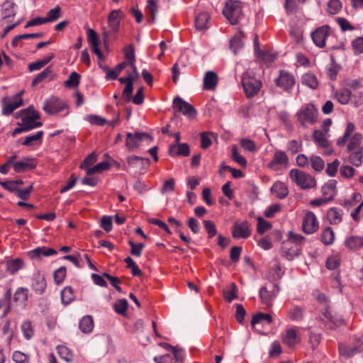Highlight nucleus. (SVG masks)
<instances>
[{"mask_svg": "<svg viewBox=\"0 0 363 363\" xmlns=\"http://www.w3.org/2000/svg\"><path fill=\"white\" fill-rule=\"evenodd\" d=\"M319 303L325 304L324 308L319 316L320 321L328 329H335L344 323V320L338 315L334 314L328 306V297L325 294H319L317 297Z\"/></svg>", "mask_w": 363, "mask_h": 363, "instance_id": "1", "label": "nucleus"}, {"mask_svg": "<svg viewBox=\"0 0 363 363\" xmlns=\"http://www.w3.org/2000/svg\"><path fill=\"white\" fill-rule=\"evenodd\" d=\"M291 182L301 189H310L316 186L314 177L298 169H291L289 174Z\"/></svg>", "mask_w": 363, "mask_h": 363, "instance_id": "2", "label": "nucleus"}, {"mask_svg": "<svg viewBox=\"0 0 363 363\" xmlns=\"http://www.w3.org/2000/svg\"><path fill=\"white\" fill-rule=\"evenodd\" d=\"M241 82L247 98L256 96L262 86V82L249 72L243 73Z\"/></svg>", "mask_w": 363, "mask_h": 363, "instance_id": "3", "label": "nucleus"}, {"mask_svg": "<svg viewBox=\"0 0 363 363\" xmlns=\"http://www.w3.org/2000/svg\"><path fill=\"white\" fill-rule=\"evenodd\" d=\"M296 116L301 125L303 127H307L315 123L318 110L313 104H305L297 112Z\"/></svg>", "mask_w": 363, "mask_h": 363, "instance_id": "4", "label": "nucleus"}, {"mask_svg": "<svg viewBox=\"0 0 363 363\" xmlns=\"http://www.w3.org/2000/svg\"><path fill=\"white\" fill-rule=\"evenodd\" d=\"M223 13L232 25L238 23L242 16L241 4L237 1L229 0L225 3Z\"/></svg>", "mask_w": 363, "mask_h": 363, "instance_id": "5", "label": "nucleus"}, {"mask_svg": "<svg viewBox=\"0 0 363 363\" xmlns=\"http://www.w3.org/2000/svg\"><path fill=\"white\" fill-rule=\"evenodd\" d=\"M296 82L294 76L286 70H280L274 79L276 86L287 94L292 92Z\"/></svg>", "mask_w": 363, "mask_h": 363, "instance_id": "6", "label": "nucleus"}, {"mask_svg": "<svg viewBox=\"0 0 363 363\" xmlns=\"http://www.w3.org/2000/svg\"><path fill=\"white\" fill-rule=\"evenodd\" d=\"M289 164V158L286 153L282 150H277L267 166L273 172H279L286 169Z\"/></svg>", "mask_w": 363, "mask_h": 363, "instance_id": "7", "label": "nucleus"}, {"mask_svg": "<svg viewBox=\"0 0 363 363\" xmlns=\"http://www.w3.org/2000/svg\"><path fill=\"white\" fill-rule=\"evenodd\" d=\"M24 112L26 115L21 119V125L24 126L28 131L43 125L41 122L37 121L40 118V114L33 106L28 107Z\"/></svg>", "mask_w": 363, "mask_h": 363, "instance_id": "8", "label": "nucleus"}, {"mask_svg": "<svg viewBox=\"0 0 363 363\" xmlns=\"http://www.w3.org/2000/svg\"><path fill=\"white\" fill-rule=\"evenodd\" d=\"M43 109L48 114L52 115L67 110V105L59 98L52 96L44 101Z\"/></svg>", "mask_w": 363, "mask_h": 363, "instance_id": "9", "label": "nucleus"}, {"mask_svg": "<svg viewBox=\"0 0 363 363\" xmlns=\"http://www.w3.org/2000/svg\"><path fill=\"white\" fill-rule=\"evenodd\" d=\"M22 105L21 93H18L12 97L4 98L2 101V113L9 116Z\"/></svg>", "mask_w": 363, "mask_h": 363, "instance_id": "10", "label": "nucleus"}, {"mask_svg": "<svg viewBox=\"0 0 363 363\" xmlns=\"http://www.w3.org/2000/svg\"><path fill=\"white\" fill-rule=\"evenodd\" d=\"M173 108L175 112L182 113L189 118H194L196 114V111L193 106L183 100L179 96H177L174 99Z\"/></svg>", "mask_w": 363, "mask_h": 363, "instance_id": "11", "label": "nucleus"}, {"mask_svg": "<svg viewBox=\"0 0 363 363\" xmlns=\"http://www.w3.org/2000/svg\"><path fill=\"white\" fill-rule=\"evenodd\" d=\"M330 35V27L327 25L322 26L316 28L311 33V38L316 46L318 48H324L325 46V40Z\"/></svg>", "mask_w": 363, "mask_h": 363, "instance_id": "12", "label": "nucleus"}, {"mask_svg": "<svg viewBox=\"0 0 363 363\" xmlns=\"http://www.w3.org/2000/svg\"><path fill=\"white\" fill-rule=\"evenodd\" d=\"M251 235L250 225L248 221L235 222L232 229V236L235 239H246Z\"/></svg>", "mask_w": 363, "mask_h": 363, "instance_id": "13", "label": "nucleus"}, {"mask_svg": "<svg viewBox=\"0 0 363 363\" xmlns=\"http://www.w3.org/2000/svg\"><path fill=\"white\" fill-rule=\"evenodd\" d=\"M301 340L298 334V328H288L282 335V342L289 348H294L301 342Z\"/></svg>", "mask_w": 363, "mask_h": 363, "instance_id": "14", "label": "nucleus"}, {"mask_svg": "<svg viewBox=\"0 0 363 363\" xmlns=\"http://www.w3.org/2000/svg\"><path fill=\"white\" fill-rule=\"evenodd\" d=\"M303 230L306 234H312L318 228V222L316 216L313 212H308L303 220Z\"/></svg>", "mask_w": 363, "mask_h": 363, "instance_id": "15", "label": "nucleus"}, {"mask_svg": "<svg viewBox=\"0 0 363 363\" xmlns=\"http://www.w3.org/2000/svg\"><path fill=\"white\" fill-rule=\"evenodd\" d=\"M132 69V72L128 74V79L129 80V84L125 86L124 90L123 91V96L126 98L127 101H130L131 99V95L133 91V82L135 81L139 77V73L135 67V65H130Z\"/></svg>", "mask_w": 363, "mask_h": 363, "instance_id": "16", "label": "nucleus"}, {"mask_svg": "<svg viewBox=\"0 0 363 363\" xmlns=\"http://www.w3.org/2000/svg\"><path fill=\"white\" fill-rule=\"evenodd\" d=\"M279 290L277 284L273 285L272 291H269L266 286L262 287L259 290V298L262 303L267 306H271L272 301L277 296Z\"/></svg>", "mask_w": 363, "mask_h": 363, "instance_id": "17", "label": "nucleus"}, {"mask_svg": "<svg viewBox=\"0 0 363 363\" xmlns=\"http://www.w3.org/2000/svg\"><path fill=\"white\" fill-rule=\"evenodd\" d=\"M47 283L43 274L37 272L33 275L32 288L35 293L43 294L46 289Z\"/></svg>", "mask_w": 363, "mask_h": 363, "instance_id": "18", "label": "nucleus"}, {"mask_svg": "<svg viewBox=\"0 0 363 363\" xmlns=\"http://www.w3.org/2000/svg\"><path fill=\"white\" fill-rule=\"evenodd\" d=\"M301 250L300 247L294 246L290 242H285L281 247V254L286 259L292 260L300 255Z\"/></svg>", "mask_w": 363, "mask_h": 363, "instance_id": "19", "label": "nucleus"}, {"mask_svg": "<svg viewBox=\"0 0 363 363\" xmlns=\"http://www.w3.org/2000/svg\"><path fill=\"white\" fill-rule=\"evenodd\" d=\"M218 83V76L213 71H208L205 73L203 82V88L205 90L213 91Z\"/></svg>", "mask_w": 363, "mask_h": 363, "instance_id": "20", "label": "nucleus"}, {"mask_svg": "<svg viewBox=\"0 0 363 363\" xmlns=\"http://www.w3.org/2000/svg\"><path fill=\"white\" fill-rule=\"evenodd\" d=\"M145 137H147L145 133H136L133 134L128 133L125 143L127 148L131 151L138 147Z\"/></svg>", "mask_w": 363, "mask_h": 363, "instance_id": "21", "label": "nucleus"}, {"mask_svg": "<svg viewBox=\"0 0 363 363\" xmlns=\"http://www.w3.org/2000/svg\"><path fill=\"white\" fill-rule=\"evenodd\" d=\"M123 16V12L119 9L113 10L109 13L108 23L109 28L113 32L117 33L118 31L120 21Z\"/></svg>", "mask_w": 363, "mask_h": 363, "instance_id": "22", "label": "nucleus"}, {"mask_svg": "<svg viewBox=\"0 0 363 363\" xmlns=\"http://www.w3.org/2000/svg\"><path fill=\"white\" fill-rule=\"evenodd\" d=\"M270 191L279 199H285L289 194L287 185L281 181L275 182L272 186Z\"/></svg>", "mask_w": 363, "mask_h": 363, "instance_id": "23", "label": "nucleus"}, {"mask_svg": "<svg viewBox=\"0 0 363 363\" xmlns=\"http://www.w3.org/2000/svg\"><path fill=\"white\" fill-rule=\"evenodd\" d=\"M34 159L31 157H25L23 160L15 162L13 165V170L16 173L23 172L29 169L35 168L33 163Z\"/></svg>", "mask_w": 363, "mask_h": 363, "instance_id": "24", "label": "nucleus"}, {"mask_svg": "<svg viewBox=\"0 0 363 363\" xmlns=\"http://www.w3.org/2000/svg\"><path fill=\"white\" fill-rule=\"evenodd\" d=\"M345 245L352 251H357L363 247V238L357 235L349 236L345 240Z\"/></svg>", "mask_w": 363, "mask_h": 363, "instance_id": "25", "label": "nucleus"}, {"mask_svg": "<svg viewBox=\"0 0 363 363\" xmlns=\"http://www.w3.org/2000/svg\"><path fill=\"white\" fill-rule=\"evenodd\" d=\"M189 153V146L187 143L174 144L169 147V154L173 156L186 157Z\"/></svg>", "mask_w": 363, "mask_h": 363, "instance_id": "26", "label": "nucleus"}, {"mask_svg": "<svg viewBox=\"0 0 363 363\" xmlns=\"http://www.w3.org/2000/svg\"><path fill=\"white\" fill-rule=\"evenodd\" d=\"M337 181L335 179L329 180L322 187V193L330 201L337 193Z\"/></svg>", "mask_w": 363, "mask_h": 363, "instance_id": "27", "label": "nucleus"}, {"mask_svg": "<svg viewBox=\"0 0 363 363\" xmlns=\"http://www.w3.org/2000/svg\"><path fill=\"white\" fill-rule=\"evenodd\" d=\"M210 16L207 12H201L195 19V26L197 30H206L209 27Z\"/></svg>", "mask_w": 363, "mask_h": 363, "instance_id": "28", "label": "nucleus"}, {"mask_svg": "<svg viewBox=\"0 0 363 363\" xmlns=\"http://www.w3.org/2000/svg\"><path fill=\"white\" fill-rule=\"evenodd\" d=\"M57 251L54 249L47 247H39L30 252V256L32 258H39L42 256L49 257L57 255Z\"/></svg>", "mask_w": 363, "mask_h": 363, "instance_id": "29", "label": "nucleus"}, {"mask_svg": "<svg viewBox=\"0 0 363 363\" xmlns=\"http://www.w3.org/2000/svg\"><path fill=\"white\" fill-rule=\"evenodd\" d=\"M362 135L361 133H354L348 140V144L347 145V152H352L355 150H358V148H363L361 146V143L362 141Z\"/></svg>", "mask_w": 363, "mask_h": 363, "instance_id": "30", "label": "nucleus"}, {"mask_svg": "<svg viewBox=\"0 0 363 363\" xmlns=\"http://www.w3.org/2000/svg\"><path fill=\"white\" fill-rule=\"evenodd\" d=\"M335 99L341 104H347L352 99L351 91L346 88L340 89L335 93Z\"/></svg>", "mask_w": 363, "mask_h": 363, "instance_id": "31", "label": "nucleus"}, {"mask_svg": "<svg viewBox=\"0 0 363 363\" xmlns=\"http://www.w3.org/2000/svg\"><path fill=\"white\" fill-rule=\"evenodd\" d=\"M328 219L330 224L337 225L342 219V211L337 208H331L327 213Z\"/></svg>", "mask_w": 363, "mask_h": 363, "instance_id": "32", "label": "nucleus"}, {"mask_svg": "<svg viewBox=\"0 0 363 363\" xmlns=\"http://www.w3.org/2000/svg\"><path fill=\"white\" fill-rule=\"evenodd\" d=\"M94 320L91 315L84 316L79 321V328L84 333H89L94 328Z\"/></svg>", "mask_w": 363, "mask_h": 363, "instance_id": "33", "label": "nucleus"}, {"mask_svg": "<svg viewBox=\"0 0 363 363\" xmlns=\"http://www.w3.org/2000/svg\"><path fill=\"white\" fill-rule=\"evenodd\" d=\"M288 318L293 321H301L304 317V310L301 306H294L287 312Z\"/></svg>", "mask_w": 363, "mask_h": 363, "instance_id": "34", "label": "nucleus"}, {"mask_svg": "<svg viewBox=\"0 0 363 363\" xmlns=\"http://www.w3.org/2000/svg\"><path fill=\"white\" fill-rule=\"evenodd\" d=\"M16 5L12 1L7 0L2 4L3 16L4 18L14 17L16 15Z\"/></svg>", "mask_w": 363, "mask_h": 363, "instance_id": "35", "label": "nucleus"}, {"mask_svg": "<svg viewBox=\"0 0 363 363\" xmlns=\"http://www.w3.org/2000/svg\"><path fill=\"white\" fill-rule=\"evenodd\" d=\"M272 322V317L269 314L259 313L255 314L251 321V325L255 327L257 324H270Z\"/></svg>", "mask_w": 363, "mask_h": 363, "instance_id": "36", "label": "nucleus"}, {"mask_svg": "<svg viewBox=\"0 0 363 363\" xmlns=\"http://www.w3.org/2000/svg\"><path fill=\"white\" fill-rule=\"evenodd\" d=\"M349 162L355 167H359L363 162V148L350 152Z\"/></svg>", "mask_w": 363, "mask_h": 363, "instance_id": "37", "label": "nucleus"}, {"mask_svg": "<svg viewBox=\"0 0 363 363\" xmlns=\"http://www.w3.org/2000/svg\"><path fill=\"white\" fill-rule=\"evenodd\" d=\"M320 240L325 245H331L335 241V233L332 228H325L321 234Z\"/></svg>", "mask_w": 363, "mask_h": 363, "instance_id": "38", "label": "nucleus"}, {"mask_svg": "<svg viewBox=\"0 0 363 363\" xmlns=\"http://www.w3.org/2000/svg\"><path fill=\"white\" fill-rule=\"evenodd\" d=\"M311 168L316 172H320L325 167L324 160L318 155H312L310 157V162Z\"/></svg>", "mask_w": 363, "mask_h": 363, "instance_id": "39", "label": "nucleus"}, {"mask_svg": "<svg viewBox=\"0 0 363 363\" xmlns=\"http://www.w3.org/2000/svg\"><path fill=\"white\" fill-rule=\"evenodd\" d=\"M243 33L240 31L238 34L232 38L230 43V48L234 54H236L238 50L242 48L243 43L242 41V38H243Z\"/></svg>", "mask_w": 363, "mask_h": 363, "instance_id": "40", "label": "nucleus"}, {"mask_svg": "<svg viewBox=\"0 0 363 363\" xmlns=\"http://www.w3.org/2000/svg\"><path fill=\"white\" fill-rule=\"evenodd\" d=\"M354 130H355L354 124L352 122L347 123L344 135L337 139V145L339 147L344 146L345 145L346 142L347 141L348 138L354 132Z\"/></svg>", "mask_w": 363, "mask_h": 363, "instance_id": "41", "label": "nucleus"}, {"mask_svg": "<svg viewBox=\"0 0 363 363\" xmlns=\"http://www.w3.org/2000/svg\"><path fill=\"white\" fill-rule=\"evenodd\" d=\"M74 299L73 289L66 286L61 291V301L65 306L68 305Z\"/></svg>", "mask_w": 363, "mask_h": 363, "instance_id": "42", "label": "nucleus"}, {"mask_svg": "<svg viewBox=\"0 0 363 363\" xmlns=\"http://www.w3.org/2000/svg\"><path fill=\"white\" fill-rule=\"evenodd\" d=\"M302 83L311 89H316L318 85L317 77L313 73H306L302 77Z\"/></svg>", "mask_w": 363, "mask_h": 363, "instance_id": "43", "label": "nucleus"}, {"mask_svg": "<svg viewBox=\"0 0 363 363\" xmlns=\"http://www.w3.org/2000/svg\"><path fill=\"white\" fill-rule=\"evenodd\" d=\"M21 328L23 335L26 340L31 339L34 335V328L30 320L23 321L21 324Z\"/></svg>", "mask_w": 363, "mask_h": 363, "instance_id": "44", "label": "nucleus"}, {"mask_svg": "<svg viewBox=\"0 0 363 363\" xmlns=\"http://www.w3.org/2000/svg\"><path fill=\"white\" fill-rule=\"evenodd\" d=\"M124 57L125 59V62L129 63V65H133L135 62V48L133 45L130 44L124 48Z\"/></svg>", "mask_w": 363, "mask_h": 363, "instance_id": "45", "label": "nucleus"}, {"mask_svg": "<svg viewBox=\"0 0 363 363\" xmlns=\"http://www.w3.org/2000/svg\"><path fill=\"white\" fill-rule=\"evenodd\" d=\"M313 138L314 141L321 147H326L328 145V140L326 138L325 134L319 130H315L313 132Z\"/></svg>", "mask_w": 363, "mask_h": 363, "instance_id": "46", "label": "nucleus"}, {"mask_svg": "<svg viewBox=\"0 0 363 363\" xmlns=\"http://www.w3.org/2000/svg\"><path fill=\"white\" fill-rule=\"evenodd\" d=\"M110 167V164L108 162L103 161L97 164H96L94 167L91 168H87L86 169V174L91 175L94 174L101 173V172L104 170L108 169Z\"/></svg>", "mask_w": 363, "mask_h": 363, "instance_id": "47", "label": "nucleus"}, {"mask_svg": "<svg viewBox=\"0 0 363 363\" xmlns=\"http://www.w3.org/2000/svg\"><path fill=\"white\" fill-rule=\"evenodd\" d=\"M43 135V131L40 130L38 131L34 135H30L28 136H26L25 138L24 141L22 143V145L24 146H32L36 142L40 141Z\"/></svg>", "mask_w": 363, "mask_h": 363, "instance_id": "48", "label": "nucleus"}, {"mask_svg": "<svg viewBox=\"0 0 363 363\" xmlns=\"http://www.w3.org/2000/svg\"><path fill=\"white\" fill-rule=\"evenodd\" d=\"M128 164L130 166H135L140 163L143 167H147L150 164V160L148 158H143L141 157L132 155L127 158Z\"/></svg>", "mask_w": 363, "mask_h": 363, "instance_id": "49", "label": "nucleus"}, {"mask_svg": "<svg viewBox=\"0 0 363 363\" xmlns=\"http://www.w3.org/2000/svg\"><path fill=\"white\" fill-rule=\"evenodd\" d=\"M289 240L286 242H290L291 245H295L294 246H300L301 245L304 244L305 238L301 234L294 233L292 231L289 232L288 235Z\"/></svg>", "mask_w": 363, "mask_h": 363, "instance_id": "50", "label": "nucleus"}, {"mask_svg": "<svg viewBox=\"0 0 363 363\" xmlns=\"http://www.w3.org/2000/svg\"><path fill=\"white\" fill-rule=\"evenodd\" d=\"M23 267V261L17 258L12 259L7 263V269L11 274H15L17 271Z\"/></svg>", "mask_w": 363, "mask_h": 363, "instance_id": "51", "label": "nucleus"}, {"mask_svg": "<svg viewBox=\"0 0 363 363\" xmlns=\"http://www.w3.org/2000/svg\"><path fill=\"white\" fill-rule=\"evenodd\" d=\"M240 143L242 148H243L246 151L250 152H255L258 150V147L255 141L250 140L248 138L241 139Z\"/></svg>", "mask_w": 363, "mask_h": 363, "instance_id": "52", "label": "nucleus"}, {"mask_svg": "<svg viewBox=\"0 0 363 363\" xmlns=\"http://www.w3.org/2000/svg\"><path fill=\"white\" fill-rule=\"evenodd\" d=\"M80 82V75L76 72H72L67 81L65 82V86L69 88L77 87Z\"/></svg>", "mask_w": 363, "mask_h": 363, "instance_id": "53", "label": "nucleus"}, {"mask_svg": "<svg viewBox=\"0 0 363 363\" xmlns=\"http://www.w3.org/2000/svg\"><path fill=\"white\" fill-rule=\"evenodd\" d=\"M52 73V69L50 67H46L43 72L39 73L33 80L32 86H35L41 82L47 79Z\"/></svg>", "mask_w": 363, "mask_h": 363, "instance_id": "54", "label": "nucleus"}, {"mask_svg": "<svg viewBox=\"0 0 363 363\" xmlns=\"http://www.w3.org/2000/svg\"><path fill=\"white\" fill-rule=\"evenodd\" d=\"M61 17V8L56 6L55 8L50 10L45 18L47 23L53 22Z\"/></svg>", "mask_w": 363, "mask_h": 363, "instance_id": "55", "label": "nucleus"}, {"mask_svg": "<svg viewBox=\"0 0 363 363\" xmlns=\"http://www.w3.org/2000/svg\"><path fill=\"white\" fill-rule=\"evenodd\" d=\"M145 9L146 12L151 16L150 21L154 22L157 12V1L155 0H148Z\"/></svg>", "mask_w": 363, "mask_h": 363, "instance_id": "56", "label": "nucleus"}, {"mask_svg": "<svg viewBox=\"0 0 363 363\" xmlns=\"http://www.w3.org/2000/svg\"><path fill=\"white\" fill-rule=\"evenodd\" d=\"M361 199L362 195L359 193L355 192L352 194L351 199L345 200L342 205L345 208L349 209L360 202Z\"/></svg>", "mask_w": 363, "mask_h": 363, "instance_id": "57", "label": "nucleus"}, {"mask_svg": "<svg viewBox=\"0 0 363 363\" xmlns=\"http://www.w3.org/2000/svg\"><path fill=\"white\" fill-rule=\"evenodd\" d=\"M272 228V224L263 219L262 217L257 218V231L259 235H263L265 232Z\"/></svg>", "mask_w": 363, "mask_h": 363, "instance_id": "58", "label": "nucleus"}, {"mask_svg": "<svg viewBox=\"0 0 363 363\" xmlns=\"http://www.w3.org/2000/svg\"><path fill=\"white\" fill-rule=\"evenodd\" d=\"M86 120L91 125L103 126L106 124H108V121L106 118L94 114L86 116Z\"/></svg>", "mask_w": 363, "mask_h": 363, "instance_id": "59", "label": "nucleus"}, {"mask_svg": "<svg viewBox=\"0 0 363 363\" xmlns=\"http://www.w3.org/2000/svg\"><path fill=\"white\" fill-rule=\"evenodd\" d=\"M286 149L291 154H296L302 150L301 140H291L286 145Z\"/></svg>", "mask_w": 363, "mask_h": 363, "instance_id": "60", "label": "nucleus"}, {"mask_svg": "<svg viewBox=\"0 0 363 363\" xmlns=\"http://www.w3.org/2000/svg\"><path fill=\"white\" fill-rule=\"evenodd\" d=\"M128 306L126 299H119L114 303L113 309L117 313L123 315L127 311Z\"/></svg>", "mask_w": 363, "mask_h": 363, "instance_id": "61", "label": "nucleus"}, {"mask_svg": "<svg viewBox=\"0 0 363 363\" xmlns=\"http://www.w3.org/2000/svg\"><path fill=\"white\" fill-rule=\"evenodd\" d=\"M342 8V3L340 0H330L328 3V12L334 15L337 13Z\"/></svg>", "mask_w": 363, "mask_h": 363, "instance_id": "62", "label": "nucleus"}, {"mask_svg": "<svg viewBox=\"0 0 363 363\" xmlns=\"http://www.w3.org/2000/svg\"><path fill=\"white\" fill-rule=\"evenodd\" d=\"M232 159L242 167H245L247 166V160L239 154L236 146H233L232 147Z\"/></svg>", "mask_w": 363, "mask_h": 363, "instance_id": "63", "label": "nucleus"}, {"mask_svg": "<svg viewBox=\"0 0 363 363\" xmlns=\"http://www.w3.org/2000/svg\"><path fill=\"white\" fill-rule=\"evenodd\" d=\"M67 269L65 267H61L54 272V280L56 284H61L66 277Z\"/></svg>", "mask_w": 363, "mask_h": 363, "instance_id": "64", "label": "nucleus"}]
</instances>
